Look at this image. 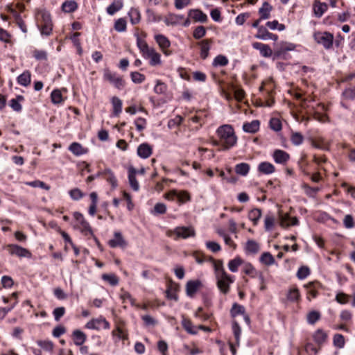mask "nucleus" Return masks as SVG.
I'll use <instances>...</instances> for the list:
<instances>
[{
	"label": "nucleus",
	"mask_w": 355,
	"mask_h": 355,
	"mask_svg": "<svg viewBox=\"0 0 355 355\" xmlns=\"http://www.w3.org/2000/svg\"><path fill=\"white\" fill-rule=\"evenodd\" d=\"M71 198L73 200H79L84 196V193L78 188H74L69 191Z\"/></svg>",
	"instance_id": "60"
},
{
	"label": "nucleus",
	"mask_w": 355,
	"mask_h": 355,
	"mask_svg": "<svg viewBox=\"0 0 355 355\" xmlns=\"http://www.w3.org/2000/svg\"><path fill=\"white\" fill-rule=\"evenodd\" d=\"M252 47L257 50H259L261 55L265 58H269L272 54V51L269 45L265 44L260 42H254Z\"/></svg>",
	"instance_id": "21"
},
{
	"label": "nucleus",
	"mask_w": 355,
	"mask_h": 355,
	"mask_svg": "<svg viewBox=\"0 0 355 355\" xmlns=\"http://www.w3.org/2000/svg\"><path fill=\"white\" fill-rule=\"evenodd\" d=\"M272 10V6H270L268 2H264L262 6L259 10V13L260 15L261 19H268L270 16V12Z\"/></svg>",
	"instance_id": "36"
},
{
	"label": "nucleus",
	"mask_w": 355,
	"mask_h": 355,
	"mask_svg": "<svg viewBox=\"0 0 355 355\" xmlns=\"http://www.w3.org/2000/svg\"><path fill=\"white\" fill-rule=\"evenodd\" d=\"M71 336L74 344L77 346L83 345L87 340V335L79 329H75Z\"/></svg>",
	"instance_id": "25"
},
{
	"label": "nucleus",
	"mask_w": 355,
	"mask_h": 355,
	"mask_svg": "<svg viewBox=\"0 0 355 355\" xmlns=\"http://www.w3.org/2000/svg\"><path fill=\"white\" fill-rule=\"evenodd\" d=\"M103 79L119 90L123 89L125 87V81L123 77L116 72L111 71L108 69L104 70Z\"/></svg>",
	"instance_id": "6"
},
{
	"label": "nucleus",
	"mask_w": 355,
	"mask_h": 355,
	"mask_svg": "<svg viewBox=\"0 0 355 355\" xmlns=\"http://www.w3.org/2000/svg\"><path fill=\"white\" fill-rule=\"evenodd\" d=\"M298 223L299 220L297 217H291L288 214H279V225L283 228L297 225Z\"/></svg>",
	"instance_id": "16"
},
{
	"label": "nucleus",
	"mask_w": 355,
	"mask_h": 355,
	"mask_svg": "<svg viewBox=\"0 0 355 355\" xmlns=\"http://www.w3.org/2000/svg\"><path fill=\"white\" fill-rule=\"evenodd\" d=\"M102 279L111 286H116L119 282L118 277L114 274H103Z\"/></svg>",
	"instance_id": "52"
},
{
	"label": "nucleus",
	"mask_w": 355,
	"mask_h": 355,
	"mask_svg": "<svg viewBox=\"0 0 355 355\" xmlns=\"http://www.w3.org/2000/svg\"><path fill=\"white\" fill-rule=\"evenodd\" d=\"M183 19V15L170 13L166 16L164 22L167 26H175L180 24Z\"/></svg>",
	"instance_id": "29"
},
{
	"label": "nucleus",
	"mask_w": 355,
	"mask_h": 355,
	"mask_svg": "<svg viewBox=\"0 0 355 355\" xmlns=\"http://www.w3.org/2000/svg\"><path fill=\"white\" fill-rule=\"evenodd\" d=\"M126 20L124 18H119L114 23V29L117 32H124L126 30Z\"/></svg>",
	"instance_id": "57"
},
{
	"label": "nucleus",
	"mask_w": 355,
	"mask_h": 355,
	"mask_svg": "<svg viewBox=\"0 0 355 355\" xmlns=\"http://www.w3.org/2000/svg\"><path fill=\"white\" fill-rule=\"evenodd\" d=\"M31 82V73L29 71H24L17 78V83L22 86L27 87Z\"/></svg>",
	"instance_id": "35"
},
{
	"label": "nucleus",
	"mask_w": 355,
	"mask_h": 355,
	"mask_svg": "<svg viewBox=\"0 0 355 355\" xmlns=\"http://www.w3.org/2000/svg\"><path fill=\"white\" fill-rule=\"evenodd\" d=\"M212 44L213 40L211 39H205L198 43L200 47V56L202 60H205L209 56V51Z\"/></svg>",
	"instance_id": "18"
},
{
	"label": "nucleus",
	"mask_w": 355,
	"mask_h": 355,
	"mask_svg": "<svg viewBox=\"0 0 355 355\" xmlns=\"http://www.w3.org/2000/svg\"><path fill=\"white\" fill-rule=\"evenodd\" d=\"M216 133L218 139L214 140L213 144L221 146L223 150H227L237 144L238 138L231 125L225 124L219 126Z\"/></svg>",
	"instance_id": "1"
},
{
	"label": "nucleus",
	"mask_w": 355,
	"mask_h": 355,
	"mask_svg": "<svg viewBox=\"0 0 355 355\" xmlns=\"http://www.w3.org/2000/svg\"><path fill=\"white\" fill-rule=\"evenodd\" d=\"M246 250L248 252L256 254L259 251V245L254 240H249L246 243Z\"/></svg>",
	"instance_id": "50"
},
{
	"label": "nucleus",
	"mask_w": 355,
	"mask_h": 355,
	"mask_svg": "<svg viewBox=\"0 0 355 355\" xmlns=\"http://www.w3.org/2000/svg\"><path fill=\"white\" fill-rule=\"evenodd\" d=\"M51 99L53 104H60L64 101L62 92L60 89H54L51 92Z\"/></svg>",
	"instance_id": "48"
},
{
	"label": "nucleus",
	"mask_w": 355,
	"mask_h": 355,
	"mask_svg": "<svg viewBox=\"0 0 355 355\" xmlns=\"http://www.w3.org/2000/svg\"><path fill=\"white\" fill-rule=\"evenodd\" d=\"M243 271L245 275H248L251 277H255L258 275L257 271L250 263H245L243 264Z\"/></svg>",
	"instance_id": "46"
},
{
	"label": "nucleus",
	"mask_w": 355,
	"mask_h": 355,
	"mask_svg": "<svg viewBox=\"0 0 355 355\" xmlns=\"http://www.w3.org/2000/svg\"><path fill=\"white\" fill-rule=\"evenodd\" d=\"M258 171L264 175H270L275 172V166L268 162H262L258 165Z\"/></svg>",
	"instance_id": "26"
},
{
	"label": "nucleus",
	"mask_w": 355,
	"mask_h": 355,
	"mask_svg": "<svg viewBox=\"0 0 355 355\" xmlns=\"http://www.w3.org/2000/svg\"><path fill=\"white\" fill-rule=\"evenodd\" d=\"M121 299L123 301V303H125L126 302H129L132 306H136V300L135 298L132 297L130 293L127 291H123L120 295Z\"/></svg>",
	"instance_id": "61"
},
{
	"label": "nucleus",
	"mask_w": 355,
	"mask_h": 355,
	"mask_svg": "<svg viewBox=\"0 0 355 355\" xmlns=\"http://www.w3.org/2000/svg\"><path fill=\"white\" fill-rule=\"evenodd\" d=\"M206 28L203 26H198L194 29L193 37L196 40H199L202 38L206 35Z\"/></svg>",
	"instance_id": "58"
},
{
	"label": "nucleus",
	"mask_w": 355,
	"mask_h": 355,
	"mask_svg": "<svg viewBox=\"0 0 355 355\" xmlns=\"http://www.w3.org/2000/svg\"><path fill=\"white\" fill-rule=\"evenodd\" d=\"M194 316L201 321H206L210 318L209 314L203 312V309L202 307L198 308V309L194 313Z\"/></svg>",
	"instance_id": "63"
},
{
	"label": "nucleus",
	"mask_w": 355,
	"mask_h": 355,
	"mask_svg": "<svg viewBox=\"0 0 355 355\" xmlns=\"http://www.w3.org/2000/svg\"><path fill=\"white\" fill-rule=\"evenodd\" d=\"M216 279L218 288L224 295L229 293L230 284L234 281V277L227 273L216 277Z\"/></svg>",
	"instance_id": "8"
},
{
	"label": "nucleus",
	"mask_w": 355,
	"mask_h": 355,
	"mask_svg": "<svg viewBox=\"0 0 355 355\" xmlns=\"http://www.w3.org/2000/svg\"><path fill=\"white\" fill-rule=\"evenodd\" d=\"M181 324L184 330L189 334L196 335L198 334L197 327L194 326L191 320L186 318L184 315L182 316Z\"/></svg>",
	"instance_id": "23"
},
{
	"label": "nucleus",
	"mask_w": 355,
	"mask_h": 355,
	"mask_svg": "<svg viewBox=\"0 0 355 355\" xmlns=\"http://www.w3.org/2000/svg\"><path fill=\"white\" fill-rule=\"evenodd\" d=\"M37 345L42 350L49 352L53 353L54 349V343L50 340H37L36 341Z\"/></svg>",
	"instance_id": "31"
},
{
	"label": "nucleus",
	"mask_w": 355,
	"mask_h": 355,
	"mask_svg": "<svg viewBox=\"0 0 355 355\" xmlns=\"http://www.w3.org/2000/svg\"><path fill=\"white\" fill-rule=\"evenodd\" d=\"M5 248L12 256H16L19 258H31L32 253L26 248L16 244H8Z\"/></svg>",
	"instance_id": "9"
},
{
	"label": "nucleus",
	"mask_w": 355,
	"mask_h": 355,
	"mask_svg": "<svg viewBox=\"0 0 355 355\" xmlns=\"http://www.w3.org/2000/svg\"><path fill=\"white\" fill-rule=\"evenodd\" d=\"M155 40L164 55H169L171 54V51L169 50L171 42L165 35L162 34L155 35Z\"/></svg>",
	"instance_id": "11"
},
{
	"label": "nucleus",
	"mask_w": 355,
	"mask_h": 355,
	"mask_svg": "<svg viewBox=\"0 0 355 355\" xmlns=\"http://www.w3.org/2000/svg\"><path fill=\"white\" fill-rule=\"evenodd\" d=\"M128 15L130 17V21L132 24H137L140 21L141 14L139 10L136 8H132L130 10Z\"/></svg>",
	"instance_id": "51"
},
{
	"label": "nucleus",
	"mask_w": 355,
	"mask_h": 355,
	"mask_svg": "<svg viewBox=\"0 0 355 355\" xmlns=\"http://www.w3.org/2000/svg\"><path fill=\"white\" fill-rule=\"evenodd\" d=\"M177 198L178 202L181 204L184 203L186 202L190 201L191 196L190 194L186 191H181L180 192L178 191Z\"/></svg>",
	"instance_id": "62"
},
{
	"label": "nucleus",
	"mask_w": 355,
	"mask_h": 355,
	"mask_svg": "<svg viewBox=\"0 0 355 355\" xmlns=\"http://www.w3.org/2000/svg\"><path fill=\"white\" fill-rule=\"evenodd\" d=\"M35 15L42 35H50L53 31V23L49 12L46 9H37Z\"/></svg>",
	"instance_id": "3"
},
{
	"label": "nucleus",
	"mask_w": 355,
	"mask_h": 355,
	"mask_svg": "<svg viewBox=\"0 0 355 355\" xmlns=\"http://www.w3.org/2000/svg\"><path fill=\"white\" fill-rule=\"evenodd\" d=\"M123 8V2L121 0L114 1L107 8V12L109 15H113Z\"/></svg>",
	"instance_id": "41"
},
{
	"label": "nucleus",
	"mask_w": 355,
	"mask_h": 355,
	"mask_svg": "<svg viewBox=\"0 0 355 355\" xmlns=\"http://www.w3.org/2000/svg\"><path fill=\"white\" fill-rule=\"evenodd\" d=\"M311 144L313 147L324 150H329L331 142L326 139L324 137L318 136L309 139Z\"/></svg>",
	"instance_id": "13"
},
{
	"label": "nucleus",
	"mask_w": 355,
	"mask_h": 355,
	"mask_svg": "<svg viewBox=\"0 0 355 355\" xmlns=\"http://www.w3.org/2000/svg\"><path fill=\"white\" fill-rule=\"evenodd\" d=\"M343 96L347 100L355 99V87H349L345 89L343 92Z\"/></svg>",
	"instance_id": "64"
},
{
	"label": "nucleus",
	"mask_w": 355,
	"mask_h": 355,
	"mask_svg": "<svg viewBox=\"0 0 355 355\" xmlns=\"http://www.w3.org/2000/svg\"><path fill=\"white\" fill-rule=\"evenodd\" d=\"M232 329L233 334H234V336L235 337L236 344L237 346H239V344H240V337H241V328L239 326V323L236 321L234 320V321L232 322Z\"/></svg>",
	"instance_id": "45"
},
{
	"label": "nucleus",
	"mask_w": 355,
	"mask_h": 355,
	"mask_svg": "<svg viewBox=\"0 0 355 355\" xmlns=\"http://www.w3.org/2000/svg\"><path fill=\"white\" fill-rule=\"evenodd\" d=\"M137 174V170L133 167L132 166H129L128 168V181L131 188L137 191L139 189V184L136 178V175Z\"/></svg>",
	"instance_id": "19"
},
{
	"label": "nucleus",
	"mask_w": 355,
	"mask_h": 355,
	"mask_svg": "<svg viewBox=\"0 0 355 355\" xmlns=\"http://www.w3.org/2000/svg\"><path fill=\"white\" fill-rule=\"evenodd\" d=\"M243 130L248 133L254 134L259 130L260 121L253 120L251 122H245L243 125Z\"/></svg>",
	"instance_id": "22"
},
{
	"label": "nucleus",
	"mask_w": 355,
	"mask_h": 355,
	"mask_svg": "<svg viewBox=\"0 0 355 355\" xmlns=\"http://www.w3.org/2000/svg\"><path fill=\"white\" fill-rule=\"evenodd\" d=\"M321 318V313L318 311L312 310L306 315V322L311 325L315 324Z\"/></svg>",
	"instance_id": "37"
},
{
	"label": "nucleus",
	"mask_w": 355,
	"mask_h": 355,
	"mask_svg": "<svg viewBox=\"0 0 355 355\" xmlns=\"http://www.w3.org/2000/svg\"><path fill=\"white\" fill-rule=\"evenodd\" d=\"M130 78L132 81L135 84H141L146 80L145 75L138 71L131 72Z\"/></svg>",
	"instance_id": "54"
},
{
	"label": "nucleus",
	"mask_w": 355,
	"mask_h": 355,
	"mask_svg": "<svg viewBox=\"0 0 355 355\" xmlns=\"http://www.w3.org/2000/svg\"><path fill=\"white\" fill-rule=\"evenodd\" d=\"M24 99V96L21 95L17 96L15 98L11 99L10 101V107L13 110L16 112H20L22 108L20 102L23 101Z\"/></svg>",
	"instance_id": "44"
},
{
	"label": "nucleus",
	"mask_w": 355,
	"mask_h": 355,
	"mask_svg": "<svg viewBox=\"0 0 355 355\" xmlns=\"http://www.w3.org/2000/svg\"><path fill=\"white\" fill-rule=\"evenodd\" d=\"M85 327L89 329L99 330L101 328L108 329L110 327V323L102 316L98 318H93L85 324Z\"/></svg>",
	"instance_id": "10"
},
{
	"label": "nucleus",
	"mask_w": 355,
	"mask_h": 355,
	"mask_svg": "<svg viewBox=\"0 0 355 355\" xmlns=\"http://www.w3.org/2000/svg\"><path fill=\"white\" fill-rule=\"evenodd\" d=\"M111 103L113 107V115L118 116L122 112V101L116 96H113Z\"/></svg>",
	"instance_id": "34"
},
{
	"label": "nucleus",
	"mask_w": 355,
	"mask_h": 355,
	"mask_svg": "<svg viewBox=\"0 0 355 355\" xmlns=\"http://www.w3.org/2000/svg\"><path fill=\"white\" fill-rule=\"evenodd\" d=\"M208 260L212 263L214 270V274L215 277L226 274V271L225 270L224 266H223V262L222 260L220 259H215L211 257H209L208 258Z\"/></svg>",
	"instance_id": "20"
},
{
	"label": "nucleus",
	"mask_w": 355,
	"mask_h": 355,
	"mask_svg": "<svg viewBox=\"0 0 355 355\" xmlns=\"http://www.w3.org/2000/svg\"><path fill=\"white\" fill-rule=\"evenodd\" d=\"M73 218L77 222L74 228L78 229L85 236H93V231L89 223L85 220L83 215L78 211L73 213Z\"/></svg>",
	"instance_id": "7"
},
{
	"label": "nucleus",
	"mask_w": 355,
	"mask_h": 355,
	"mask_svg": "<svg viewBox=\"0 0 355 355\" xmlns=\"http://www.w3.org/2000/svg\"><path fill=\"white\" fill-rule=\"evenodd\" d=\"M202 287V282L199 279L190 280L186 284V293L189 297H193Z\"/></svg>",
	"instance_id": "17"
},
{
	"label": "nucleus",
	"mask_w": 355,
	"mask_h": 355,
	"mask_svg": "<svg viewBox=\"0 0 355 355\" xmlns=\"http://www.w3.org/2000/svg\"><path fill=\"white\" fill-rule=\"evenodd\" d=\"M250 169V164L245 162H242L235 166L236 173L242 176H246L248 174Z\"/></svg>",
	"instance_id": "38"
},
{
	"label": "nucleus",
	"mask_w": 355,
	"mask_h": 355,
	"mask_svg": "<svg viewBox=\"0 0 355 355\" xmlns=\"http://www.w3.org/2000/svg\"><path fill=\"white\" fill-rule=\"evenodd\" d=\"M153 153L151 146L146 143L140 144L137 148V155L144 159L149 157Z\"/></svg>",
	"instance_id": "28"
},
{
	"label": "nucleus",
	"mask_w": 355,
	"mask_h": 355,
	"mask_svg": "<svg viewBox=\"0 0 355 355\" xmlns=\"http://www.w3.org/2000/svg\"><path fill=\"white\" fill-rule=\"evenodd\" d=\"M228 59L227 58L226 56L223 55H217L214 61H213V65L214 67H218V66H221V67H223V66H226L227 64H228Z\"/></svg>",
	"instance_id": "56"
},
{
	"label": "nucleus",
	"mask_w": 355,
	"mask_h": 355,
	"mask_svg": "<svg viewBox=\"0 0 355 355\" xmlns=\"http://www.w3.org/2000/svg\"><path fill=\"white\" fill-rule=\"evenodd\" d=\"M260 261L266 266H271L275 263V259L270 252H264L260 257Z\"/></svg>",
	"instance_id": "53"
},
{
	"label": "nucleus",
	"mask_w": 355,
	"mask_h": 355,
	"mask_svg": "<svg viewBox=\"0 0 355 355\" xmlns=\"http://www.w3.org/2000/svg\"><path fill=\"white\" fill-rule=\"evenodd\" d=\"M166 235L168 237L173 238L174 240L179 239H187L189 237H194L196 236V231L192 226H179L173 230H166Z\"/></svg>",
	"instance_id": "4"
},
{
	"label": "nucleus",
	"mask_w": 355,
	"mask_h": 355,
	"mask_svg": "<svg viewBox=\"0 0 355 355\" xmlns=\"http://www.w3.org/2000/svg\"><path fill=\"white\" fill-rule=\"evenodd\" d=\"M78 8L77 3L73 0L66 1L62 5V10L65 12H74Z\"/></svg>",
	"instance_id": "42"
},
{
	"label": "nucleus",
	"mask_w": 355,
	"mask_h": 355,
	"mask_svg": "<svg viewBox=\"0 0 355 355\" xmlns=\"http://www.w3.org/2000/svg\"><path fill=\"white\" fill-rule=\"evenodd\" d=\"M189 16L196 22L206 23L208 21L207 15L199 9L191 10Z\"/></svg>",
	"instance_id": "24"
},
{
	"label": "nucleus",
	"mask_w": 355,
	"mask_h": 355,
	"mask_svg": "<svg viewBox=\"0 0 355 355\" xmlns=\"http://www.w3.org/2000/svg\"><path fill=\"white\" fill-rule=\"evenodd\" d=\"M108 245L110 248H125L128 245L127 241L123 238L122 234L119 232L114 233L113 239L109 240Z\"/></svg>",
	"instance_id": "14"
},
{
	"label": "nucleus",
	"mask_w": 355,
	"mask_h": 355,
	"mask_svg": "<svg viewBox=\"0 0 355 355\" xmlns=\"http://www.w3.org/2000/svg\"><path fill=\"white\" fill-rule=\"evenodd\" d=\"M272 157L276 164L284 166L288 163L291 158L289 153L280 149H275L272 154Z\"/></svg>",
	"instance_id": "12"
},
{
	"label": "nucleus",
	"mask_w": 355,
	"mask_h": 355,
	"mask_svg": "<svg viewBox=\"0 0 355 355\" xmlns=\"http://www.w3.org/2000/svg\"><path fill=\"white\" fill-rule=\"evenodd\" d=\"M333 343L337 348H343L345 344V337L342 334H336L333 337Z\"/></svg>",
	"instance_id": "47"
},
{
	"label": "nucleus",
	"mask_w": 355,
	"mask_h": 355,
	"mask_svg": "<svg viewBox=\"0 0 355 355\" xmlns=\"http://www.w3.org/2000/svg\"><path fill=\"white\" fill-rule=\"evenodd\" d=\"M291 141L294 146H300L304 141V136L298 132H292Z\"/></svg>",
	"instance_id": "49"
},
{
	"label": "nucleus",
	"mask_w": 355,
	"mask_h": 355,
	"mask_svg": "<svg viewBox=\"0 0 355 355\" xmlns=\"http://www.w3.org/2000/svg\"><path fill=\"white\" fill-rule=\"evenodd\" d=\"M313 37L314 41L324 49L330 50L333 48L334 36L332 33L327 31H316L313 33Z\"/></svg>",
	"instance_id": "5"
},
{
	"label": "nucleus",
	"mask_w": 355,
	"mask_h": 355,
	"mask_svg": "<svg viewBox=\"0 0 355 355\" xmlns=\"http://www.w3.org/2000/svg\"><path fill=\"white\" fill-rule=\"evenodd\" d=\"M245 310L243 306L237 303H234L230 310V314L232 318H235L239 315H244Z\"/></svg>",
	"instance_id": "43"
},
{
	"label": "nucleus",
	"mask_w": 355,
	"mask_h": 355,
	"mask_svg": "<svg viewBox=\"0 0 355 355\" xmlns=\"http://www.w3.org/2000/svg\"><path fill=\"white\" fill-rule=\"evenodd\" d=\"M275 217L272 214H268L264 218V228L266 232L271 231L275 225Z\"/></svg>",
	"instance_id": "39"
},
{
	"label": "nucleus",
	"mask_w": 355,
	"mask_h": 355,
	"mask_svg": "<svg viewBox=\"0 0 355 355\" xmlns=\"http://www.w3.org/2000/svg\"><path fill=\"white\" fill-rule=\"evenodd\" d=\"M262 215V211L259 208H254L248 212V217L251 220L254 226L257 225L259 219Z\"/></svg>",
	"instance_id": "32"
},
{
	"label": "nucleus",
	"mask_w": 355,
	"mask_h": 355,
	"mask_svg": "<svg viewBox=\"0 0 355 355\" xmlns=\"http://www.w3.org/2000/svg\"><path fill=\"white\" fill-rule=\"evenodd\" d=\"M312 338L315 345L321 348L328 340V334L322 329H318L313 333Z\"/></svg>",
	"instance_id": "15"
},
{
	"label": "nucleus",
	"mask_w": 355,
	"mask_h": 355,
	"mask_svg": "<svg viewBox=\"0 0 355 355\" xmlns=\"http://www.w3.org/2000/svg\"><path fill=\"white\" fill-rule=\"evenodd\" d=\"M269 125L275 132H279L282 128V122L278 118H272L270 120Z\"/></svg>",
	"instance_id": "59"
},
{
	"label": "nucleus",
	"mask_w": 355,
	"mask_h": 355,
	"mask_svg": "<svg viewBox=\"0 0 355 355\" xmlns=\"http://www.w3.org/2000/svg\"><path fill=\"white\" fill-rule=\"evenodd\" d=\"M306 287L308 288L307 298L311 300V297L315 298L318 296V289L321 287V284L318 282H312L307 284Z\"/></svg>",
	"instance_id": "27"
},
{
	"label": "nucleus",
	"mask_w": 355,
	"mask_h": 355,
	"mask_svg": "<svg viewBox=\"0 0 355 355\" xmlns=\"http://www.w3.org/2000/svg\"><path fill=\"white\" fill-rule=\"evenodd\" d=\"M243 263V260L241 257H236L228 262V268L231 272H236L238 271L239 267Z\"/></svg>",
	"instance_id": "40"
},
{
	"label": "nucleus",
	"mask_w": 355,
	"mask_h": 355,
	"mask_svg": "<svg viewBox=\"0 0 355 355\" xmlns=\"http://www.w3.org/2000/svg\"><path fill=\"white\" fill-rule=\"evenodd\" d=\"M300 295L299 290L296 288H291L288 291L286 297L291 302H296L300 299Z\"/></svg>",
	"instance_id": "55"
},
{
	"label": "nucleus",
	"mask_w": 355,
	"mask_h": 355,
	"mask_svg": "<svg viewBox=\"0 0 355 355\" xmlns=\"http://www.w3.org/2000/svg\"><path fill=\"white\" fill-rule=\"evenodd\" d=\"M137 46L144 58L149 60L150 66L155 67L162 64L161 55L155 49L150 47L144 40L137 37Z\"/></svg>",
	"instance_id": "2"
},
{
	"label": "nucleus",
	"mask_w": 355,
	"mask_h": 355,
	"mask_svg": "<svg viewBox=\"0 0 355 355\" xmlns=\"http://www.w3.org/2000/svg\"><path fill=\"white\" fill-rule=\"evenodd\" d=\"M328 6L326 3H322L315 0L313 3L314 14L317 17H320L327 11Z\"/></svg>",
	"instance_id": "30"
},
{
	"label": "nucleus",
	"mask_w": 355,
	"mask_h": 355,
	"mask_svg": "<svg viewBox=\"0 0 355 355\" xmlns=\"http://www.w3.org/2000/svg\"><path fill=\"white\" fill-rule=\"evenodd\" d=\"M69 150L76 156H80L87 153V149L84 148L83 146L77 142H73L69 147Z\"/></svg>",
	"instance_id": "33"
}]
</instances>
